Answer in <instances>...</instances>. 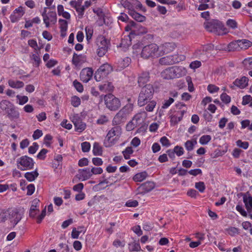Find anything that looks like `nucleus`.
Returning a JSON list of instances; mask_svg holds the SVG:
<instances>
[{"instance_id": "obj_1", "label": "nucleus", "mask_w": 252, "mask_h": 252, "mask_svg": "<svg viewBox=\"0 0 252 252\" xmlns=\"http://www.w3.org/2000/svg\"><path fill=\"white\" fill-rule=\"evenodd\" d=\"M187 73L186 69L181 66H174L168 67L161 72V76L164 79H173L185 76Z\"/></svg>"}, {"instance_id": "obj_2", "label": "nucleus", "mask_w": 252, "mask_h": 252, "mask_svg": "<svg viewBox=\"0 0 252 252\" xmlns=\"http://www.w3.org/2000/svg\"><path fill=\"white\" fill-rule=\"evenodd\" d=\"M122 134V128L120 126L112 127L107 132L104 140V145L105 147H110L113 146L118 141Z\"/></svg>"}, {"instance_id": "obj_3", "label": "nucleus", "mask_w": 252, "mask_h": 252, "mask_svg": "<svg viewBox=\"0 0 252 252\" xmlns=\"http://www.w3.org/2000/svg\"><path fill=\"white\" fill-rule=\"evenodd\" d=\"M140 56L143 59L156 58L162 56V51L157 44L151 43L143 47Z\"/></svg>"}, {"instance_id": "obj_4", "label": "nucleus", "mask_w": 252, "mask_h": 252, "mask_svg": "<svg viewBox=\"0 0 252 252\" xmlns=\"http://www.w3.org/2000/svg\"><path fill=\"white\" fill-rule=\"evenodd\" d=\"M154 89L152 85L149 84L145 85L141 89L139 94L138 104L140 106H143L147 104L152 97Z\"/></svg>"}, {"instance_id": "obj_5", "label": "nucleus", "mask_w": 252, "mask_h": 252, "mask_svg": "<svg viewBox=\"0 0 252 252\" xmlns=\"http://www.w3.org/2000/svg\"><path fill=\"white\" fill-rule=\"evenodd\" d=\"M34 163L33 159L27 156H22L16 160L17 167L21 171L32 169Z\"/></svg>"}, {"instance_id": "obj_6", "label": "nucleus", "mask_w": 252, "mask_h": 252, "mask_svg": "<svg viewBox=\"0 0 252 252\" xmlns=\"http://www.w3.org/2000/svg\"><path fill=\"white\" fill-rule=\"evenodd\" d=\"M104 100L106 108L110 111H116L121 107L120 99L111 94L105 95Z\"/></svg>"}, {"instance_id": "obj_7", "label": "nucleus", "mask_w": 252, "mask_h": 252, "mask_svg": "<svg viewBox=\"0 0 252 252\" xmlns=\"http://www.w3.org/2000/svg\"><path fill=\"white\" fill-rule=\"evenodd\" d=\"M133 109V105L128 103L114 117L113 123L116 125L120 124L130 114Z\"/></svg>"}, {"instance_id": "obj_8", "label": "nucleus", "mask_w": 252, "mask_h": 252, "mask_svg": "<svg viewBox=\"0 0 252 252\" xmlns=\"http://www.w3.org/2000/svg\"><path fill=\"white\" fill-rule=\"evenodd\" d=\"M48 7H44L42 11L41 15L43 17L44 23L46 27L48 28L50 25H54L57 21V14L55 10H50L47 12Z\"/></svg>"}, {"instance_id": "obj_9", "label": "nucleus", "mask_w": 252, "mask_h": 252, "mask_svg": "<svg viewBox=\"0 0 252 252\" xmlns=\"http://www.w3.org/2000/svg\"><path fill=\"white\" fill-rule=\"evenodd\" d=\"M185 59L183 55H169L160 58L159 63L162 65L172 64L183 61Z\"/></svg>"}, {"instance_id": "obj_10", "label": "nucleus", "mask_w": 252, "mask_h": 252, "mask_svg": "<svg viewBox=\"0 0 252 252\" xmlns=\"http://www.w3.org/2000/svg\"><path fill=\"white\" fill-rule=\"evenodd\" d=\"M112 70V66L108 63H104L101 65L95 72L94 78L97 82L101 81Z\"/></svg>"}, {"instance_id": "obj_11", "label": "nucleus", "mask_w": 252, "mask_h": 252, "mask_svg": "<svg viewBox=\"0 0 252 252\" xmlns=\"http://www.w3.org/2000/svg\"><path fill=\"white\" fill-rule=\"evenodd\" d=\"M9 220L14 225H16L21 220L23 212L18 210L17 209H13L8 211Z\"/></svg>"}, {"instance_id": "obj_12", "label": "nucleus", "mask_w": 252, "mask_h": 252, "mask_svg": "<svg viewBox=\"0 0 252 252\" xmlns=\"http://www.w3.org/2000/svg\"><path fill=\"white\" fill-rule=\"evenodd\" d=\"M94 71L91 68L86 67L83 68L80 74V78L84 83L88 82L93 77Z\"/></svg>"}, {"instance_id": "obj_13", "label": "nucleus", "mask_w": 252, "mask_h": 252, "mask_svg": "<svg viewBox=\"0 0 252 252\" xmlns=\"http://www.w3.org/2000/svg\"><path fill=\"white\" fill-rule=\"evenodd\" d=\"M82 2L83 0H72L70 2V6L76 10L79 18H82L84 14V7L82 5Z\"/></svg>"}, {"instance_id": "obj_14", "label": "nucleus", "mask_w": 252, "mask_h": 252, "mask_svg": "<svg viewBox=\"0 0 252 252\" xmlns=\"http://www.w3.org/2000/svg\"><path fill=\"white\" fill-rule=\"evenodd\" d=\"M24 8L21 6L16 8L11 14L10 19L12 23L18 21L24 14Z\"/></svg>"}, {"instance_id": "obj_15", "label": "nucleus", "mask_w": 252, "mask_h": 252, "mask_svg": "<svg viewBox=\"0 0 252 252\" xmlns=\"http://www.w3.org/2000/svg\"><path fill=\"white\" fill-rule=\"evenodd\" d=\"M219 50H223L228 51H232L234 50H239V44L238 40L230 42L227 45L225 44L221 45L220 47H217Z\"/></svg>"}, {"instance_id": "obj_16", "label": "nucleus", "mask_w": 252, "mask_h": 252, "mask_svg": "<svg viewBox=\"0 0 252 252\" xmlns=\"http://www.w3.org/2000/svg\"><path fill=\"white\" fill-rule=\"evenodd\" d=\"M92 177L91 170L88 168L80 169L77 174L78 178L81 181H86Z\"/></svg>"}, {"instance_id": "obj_17", "label": "nucleus", "mask_w": 252, "mask_h": 252, "mask_svg": "<svg viewBox=\"0 0 252 252\" xmlns=\"http://www.w3.org/2000/svg\"><path fill=\"white\" fill-rule=\"evenodd\" d=\"M131 62V59L129 57H126L124 59L119 60L116 63L115 67L118 71H121L127 67Z\"/></svg>"}, {"instance_id": "obj_18", "label": "nucleus", "mask_w": 252, "mask_h": 252, "mask_svg": "<svg viewBox=\"0 0 252 252\" xmlns=\"http://www.w3.org/2000/svg\"><path fill=\"white\" fill-rule=\"evenodd\" d=\"M243 201L250 218L252 219V197L248 193L245 194L243 196Z\"/></svg>"}, {"instance_id": "obj_19", "label": "nucleus", "mask_w": 252, "mask_h": 252, "mask_svg": "<svg viewBox=\"0 0 252 252\" xmlns=\"http://www.w3.org/2000/svg\"><path fill=\"white\" fill-rule=\"evenodd\" d=\"M200 4L197 9L198 10H204L208 8H213L215 6L213 0H200Z\"/></svg>"}, {"instance_id": "obj_20", "label": "nucleus", "mask_w": 252, "mask_h": 252, "mask_svg": "<svg viewBox=\"0 0 252 252\" xmlns=\"http://www.w3.org/2000/svg\"><path fill=\"white\" fill-rule=\"evenodd\" d=\"M248 82L249 79L245 76H243L240 78L236 79L233 84L235 86L241 89H244L248 86Z\"/></svg>"}, {"instance_id": "obj_21", "label": "nucleus", "mask_w": 252, "mask_h": 252, "mask_svg": "<svg viewBox=\"0 0 252 252\" xmlns=\"http://www.w3.org/2000/svg\"><path fill=\"white\" fill-rule=\"evenodd\" d=\"M228 32V30L225 27L224 25L220 22L217 23V27L215 30L214 33L218 35H223Z\"/></svg>"}, {"instance_id": "obj_22", "label": "nucleus", "mask_w": 252, "mask_h": 252, "mask_svg": "<svg viewBox=\"0 0 252 252\" xmlns=\"http://www.w3.org/2000/svg\"><path fill=\"white\" fill-rule=\"evenodd\" d=\"M59 23L60 25L61 36L62 37H64L66 35V31L68 28V23L65 20L59 19Z\"/></svg>"}, {"instance_id": "obj_23", "label": "nucleus", "mask_w": 252, "mask_h": 252, "mask_svg": "<svg viewBox=\"0 0 252 252\" xmlns=\"http://www.w3.org/2000/svg\"><path fill=\"white\" fill-rule=\"evenodd\" d=\"M96 45L97 47L108 48L110 42L104 36L99 35L96 39Z\"/></svg>"}, {"instance_id": "obj_24", "label": "nucleus", "mask_w": 252, "mask_h": 252, "mask_svg": "<svg viewBox=\"0 0 252 252\" xmlns=\"http://www.w3.org/2000/svg\"><path fill=\"white\" fill-rule=\"evenodd\" d=\"M158 47L162 51V55L164 53L172 51L175 49V45L171 43H165Z\"/></svg>"}, {"instance_id": "obj_25", "label": "nucleus", "mask_w": 252, "mask_h": 252, "mask_svg": "<svg viewBox=\"0 0 252 252\" xmlns=\"http://www.w3.org/2000/svg\"><path fill=\"white\" fill-rule=\"evenodd\" d=\"M147 117V114L145 111L137 113L133 118L132 120L137 124L143 122Z\"/></svg>"}, {"instance_id": "obj_26", "label": "nucleus", "mask_w": 252, "mask_h": 252, "mask_svg": "<svg viewBox=\"0 0 252 252\" xmlns=\"http://www.w3.org/2000/svg\"><path fill=\"white\" fill-rule=\"evenodd\" d=\"M131 44L130 37L129 35L125 36L122 38L119 47L124 51L126 50Z\"/></svg>"}, {"instance_id": "obj_27", "label": "nucleus", "mask_w": 252, "mask_h": 252, "mask_svg": "<svg viewBox=\"0 0 252 252\" xmlns=\"http://www.w3.org/2000/svg\"><path fill=\"white\" fill-rule=\"evenodd\" d=\"M9 119L11 120H16L19 117V113L18 111L12 106V107L6 112Z\"/></svg>"}, {"instance_id": "obj_28", "label": "nucleus", "mask_w": 252, "mask_h": 252, "mask_svg": "<svg viewBox=\"0 0 252 252\" xmlns=\"http://www.w3.org/2000/svg\"><path fill=\"white\" fill-rule=\"evenodd\" d=\"M149 81V74L148 72L142 73L138 77V83L139 86H145Z\"/></svg>"}, {"instance_id": "obj_29", "label": "nucleus", "mask_w": 252, "mask_h": 252, "mask_svg": "<svg viewBox=\"0 0 252 252\" xmlns=\"http://www.w3.org/2000/svg\"><path fill=\"white\" fill-rule=\"evenodd\" d=\"M58 14L60 16H62L66 20L70 19V14L69 12L64 10V7L62 5H58L57 6Z\"/></svg>"}, {"instance_id": "obj_30", "label": "nucleus", "mask_w": 252, "mask_h": 252, "mask_svg": "<svg viewBox=\"0 0 252 252\" xmlns=\"http://www.w3.org/2000/svg\"><path fill=\"white\" fill-rule=\"evenodd\" d=\"M148 177V173L146 171L137 173L133 177V180L135 182H141L145 180Z\"/></svg>"}, {"instance_id": "obj_31", "label": "nucleus", "mask_w": 252, "mask_h": 252, "mask_svg": "<svg viewBox=\"0 0 252 252\" xmlns=\"http://www.w3.org/2000/svg\"><path fill=\"white\" fill-rule=\"evenodd\" d=\"M8 84L10 87L14 89H20L24 86V83L22 81L14 79L9 80Z\"/></svg>"}, {"instance_id": "obj_32", "label": "nucleus", "mask_w": 252, "mask_h": 252, "mask_svg": "<svg viewBox=\"0 0 252 252\" xmlns=\"http://www.w3.org/2000/svg\"><path fill=\"white\" fill-rule=\"evenodd\" d=\"M129 14L136 21L139 22H142L145 20L146 18L142 15L136 12L134 10H130Z\"/></svg>"}, {"instance_id": "obj_33", "label": "nucleus", "mask_w": 252, "mask_h": 252, "mask_svg": "<svg viewBox=\"0 0 252 252\" xmlns=\"http://www.w3.org/2000/svg\"><path fill=\"white\" fill-rule=\"evenodd\" d=\"M184 114V112L182 111L181 114L177 113L174 115H172L170 117L171 125L174 126L176 125L178 122H179L182 119L183 115Z\"/></svg>"}, {"instance_id": "obj_34", "label": "nucleus", "mask_w": 252, "mask_h": 252, "mask_svg": "<svg viewBox=\"0 0 252 252\" xmlns=\"http://www.w3.org/2000/svg\"><path fill=\"white\" fill-rule=\"evenodd\" d=\"M99 89L102 92H110L113 91V86L111 83L106 82L103 84L99 85Z\"/></svg>"}, {"instance_id": "obj_35", "label": "nucleus", "mask_w": 252, "mask_h": 252, "mask_svg": "<svg viewBox=\"0 0 252 252\" xmlns=\"http://www.w3.org/2000/svg\"><path fill=\"white\" fill-rule=\"evenodd\" d=\"M239 50H246L252 45V42L249 40L243 39L238 40Z\"/></svg>"}, {"instance_id": "obj_36", "label": "nucleus", "mask_w": 252, "mask_h": 252, "mask_svg": "<svg viewBox=\"0 0 252 252\" xmlns=\"http://www.w3.org/2000/svg\"><path fill=\"white\" fill-rule=\"evenodd\" d=\"M38 175L37 169H35L32 172H26L24 175V177L29 182H32L38 177Z\"/></svg>"}, {"instance_id": "obj_37", "label": "nucleus", "mask_w": 252, "mask_h": 252, "mask_svg": "<svg viewBox=\"0 0 252 252\" xmlns=\"http://www.w3.org/2000/svg\"><path fill=\"white\" fill-rule=\"evenodd\" d=\"M13 105L8 100H2L0 102V108L6 113L12 107Z\"/></svg>"}, {"instance_id": "obj_38", "label": "nucleus", "mask_w": 252, "mask_h": 252, "mask_svg": "<svg viewBox=\"0 0 252 252\" xmlns=\"http://www.w3.org/2000/svg\"><path fill=\"white\" fill-rule=\"evenodd\" d=\"M218 21H213L211 22H206L204 23L205 29L209 32H214L215 30L217 27V23Z\"/></svg>"}, {"instance_id": "obj_39", "label": "nucleus", "mask_w": 252, "mask_h": 252, "mask_svg": "<svg viewBox=\"0 0 252 252\" xmlns=\"http://www.w3.org/2000/svg\"><path fill=\"white\" fill-rule=\"evenodd\" d=\"M83 227H78L77 228H73L71 232V238L72 239H78L80 233L82 232L84 233L86 232V230H83Z\"/></svg>"}, {"instance_id": "obj_40", "label": "nucleus", "mask_w": 252, "mask_h": 252, "mask_svg": "<svg viewBox=\"0 0 252 252\" xmlns=\"http://www.w3.org/2000/svg\"><path fill=\"white\" fill-rule=\"evenodd\" d=\"M197 144L196 140H187L184 144L185 148L188 152L191 151L193 150L194 146Z\"/></svg>"}, {"instance_id": "obj_41", "label": "nucleus", "mask_w": 252, "mask_h": 252, "mask_svg": "<svg viewBox=\"0 0 252 252\" xmlns=\"http://www.w3.org/2000/svg\"><path fill=\"white\" fill-rule=\"evenodd\" d=\"M155 186L154 182L148 181L142 184L140 187L144 190L145 192H149L155 188Z\"/></svg>"}, {"instance_id": "obj_42", "label": "nucleus", "mask_w": 252, "mask_h": 252, "mask_svg": "<svg viewBox=\"0 0 252 252\" xmlns=\"http://www.w3.org/2000/svg\"><path fill=\"white\" fill-rule=\"evenodd\" d=\"M212 137L210 135H203L201 136L199 140V143L202 145H207L211 140Z\"/></svg>"}, {"instance_id": "obj_43", "label": "nucleus", "mask_w": 252, "mask_h": 252, "mask_svg": "<svg viewBox=\"0 0 252 252\" xmlns=\"http://www.w3.org/2000/svg\"><path fill=\"white\" fill-rule=\"evenodd\" d=\"M93 153L95 156H101L102 154V147L97 143H94L93 145Z\"/></svg>"}, {"instance_id": "obj_44", "label": "nucleus", "mask_w": 252, "mask_h": 252, "mask_svg": "<svg viewBox=\"0 0 252 252\" xmlns=\"http://www.w3.org/2000/svg\"><path fill=\"white\" fill-rule=\"evenodd\" d=\"M227 234L231 236H235L239 234V229L235 227H229L225 229Z\"/></svg>"}, {"instance_id": "obj_45", "label": "nucleus", "mask_w": 252, "mask_h": 252, "mask_svg": "<svg viewBox=\"0 0 252 252\" xmlns=\"http://www.w3.org/2000/svg\"><path fill=\"white\" fill-rule=\"evenodd\" d=\"M128 249L131 252H139L141 250V246L138 243L132 242L129 244Z\"/></svg>"}, {"instance_id": "obj_46", "label": "nucleus", "mask_w": 252, "mask_h": 252, "mask_svg": "<svg viewBox=\"0 0 252 252\" xmlns=\"http://www.w3.org/2000/svg\"><path fill=\"white\" fill-rule=\"evenodd\" d=\"M16 98L17 100V103L21 105L26 104L29 100L28 96L25 95H21L19 94L16 95Z\"/></svg>"}, {"instance_id": "obj_47", "label": "nucleus", "mask_w": 252, "mask_h": 252, "mask_svg": "<svg viewBox=\"0 0 252 252\" xmlns=\"http://www.w3.org/2000/svg\"><path fill=\"white\" fill-rule=\"evenodd\" d=\"M133 150L131 147H127L123 151L122 153L125 159L130 158V156L133 154Z\"/></svg>"}, {"instance_id": "obj_48", "label": "nucleus", "mask_w": 252, "mask_h": 252, "mask_svg": "<svg viewBox=\"0 0 252 252\" xmlns=\"http://www.w3.org/2000/svg\"><path fill=\"white\" fill-rule=\"evenodd\" d=\"M74 126L76 131L81 132L85 129L86 125L85 123L83 122L82 121H81L74 125Z\"/></svg>"}, {"instance_id": "obj_49", "label": "nucleus", "mask_w": 252, "mask_h": 252, "mask_svg": "<svg viewBox=\"0 0 252 252\" xmlns=\"http://www.w3.org/2000/svg\"><path fill=\"white\" fill-rule=\"evenodd\" d=\"M173 154H175L178 157L182 156L184 154V150L182 147L177 145L173 149Z\"/></svg>"}, {"instance_id": "obj_50", "label": "nucleus", "mask_w": 252, "mask_h": 252, "mask_svg": "<svg viewBox=\"0 0 252 252\" xmlns=\"http://www.w3.org/2000/svg\"><path fill=\"white\" fill-rule=\"evenodd\" d=\"M207 90L210 94H213L218 93L220 90V88L214 84H209L207 86Z\"/></svg>"}, {"instance_id": "obj_51", "label": "nucleus", "mask_w": 252, "mask_h": 252, "mask_svg": "<svg viewBox=\"0 0 252 252\" xmlns=\"http://www.w3.org/2000/svg\"><path fill=\"white\" fill-rule=\"evenodd\" d=\"M243 64L247 69H252V57L244 59L243 61Z\"/></svg>"}, {"instance_id": "obj_52", "label": "nucleus", "mask_w": 252, "mask_h": 252, "mask_svg": "<svg viewBox=\"0 0 252 252\" xmlns=\"http://www.w3.org/2000/svg\"><path fill=\"white\" fill-rule=\"evenodd\" d=\"M71 103L75 107H78L81 104L80 98L76 96H73L71 99Z\"/></svg>"}, {"instance_id": "obj_53", "label": "nucleus", "mask_w": 252, "mask_h": 252, "mask_svg": "<svg viewBox=\"0 0 252 252\" xmlns=\"http://www.w3.org/2000/svg\"><path fill=\"white\" fill-rule=\"evenodd\" d=\"M236 145L243 149L246 150L248 148L249 146V144L248 142L246 141H242L241 140H238L236 142Z\"/></svg>"}, {"instance_id": "obj_54", "label": "nucleus", "mask_w": 252, "mask_h": 252, "mask_svg": "<svg viewBox=\"0 0 252 252\" xmlns=\"http://www.w3.org/2000/svg\"><path fill=\"white\" fill-rule=\"evenodd\" d=\"M48 151L45 149H41L37 155V158L40 160H44L46 157V154Z\"/></svg>"}, {"instance_id": "obj_55", "label": "nucleus", "mask_w": 252, "mask_h": 252, "mask_svg": "<svg viewBox=\"0 0 252 252\" xmlns=\"http://www.w3.org/2000/svg\"><path fill=\"white\" fill-rule=\"evenodd\" d=\"M226 24L228 27L232 29H235L237 28V23L234 19H229L227 20L226 22Z\"/></svg>"}, {"instance_id": "obj_56", "label": "nucleus", "mask_w": 252, "mask_h": 252, "mask_svg": "<svg viewBox=\"0 0 252 252\" xmlns=\"http://www.w3.org/2000/svg\"><path fill=\"white\" fill-rule=\"evenodd\" d=\"M69 118L74 125L82 121L80 116L78 114H73Z\"/></svg>"}, {"instance_id": "obj_57", "label": "nucleus", "mask_w": 252, "mask_h": 252, "mask_svg": "<svg viewBox=\"0 0 252 252\" xmlns=\"http://www.w3.org/2000/svg\"><path fill=\"white\" fill-rule=\"evenodd\" d=\"M195 188L197 189H198L200 192H203L206 189L205 184L203 182H199L195 183Z\"/></svg>"}, {"instance_id": "obj_58", "label": "nucleus", "mask_w": 252, "mask_h": 252, "mask_svg": "<svg viewBox=\"0 0 252 252\" xmlns=\"http://www.w3.org/2000/svg\"><path fill=\"white\" fill-rule=\"evenodd\" d=\"M157 103L155 101L152 100L149 102L145 107V109L148 112H152L156 106Z\"/></svg>"}, {"instance_id": "obj_59", "label": "nucleus", "mask_w": 252, "mask_h": 252, "mask_svg": "<svg viewBox=\"0 0 252 252\" xmlns=\"http://www.w3.org/2000/svg\"><path fill=\"white\" fill-rule=\"evenodd\" d=\"M73 86L76 89V90L79 93L83 92L84 90V88L82 84L78 82L77 80H75L73 81Z\"/></svg>"}, {"instance_id": "obj_60", "label": "nucleus", "mask_w": 252, "mask_h": 252, "mask_svg": "<svg viewBox=\"0 0 252 252\" xmlns=\"http://www.w3.org/2000/svg\"><path fill=\"white\" fill-rule=\"evenodd\" d=\"M108 121V117L105 115H101L96 121V124L98 125H103Z\"/></svg>"}, {"instance_id": "obj_61", "label": "nucleus", "mask_w": 252, "mask_h": 252, "mask_svg": "<svg viewBox=\"0 0 252 252\" xmlns=\"http://www.w3.org/2000/svg\"><path fill=\"white\" fill-rule=\"evenodd\" d=\"M220 98L221 100L226 104L229 103L231 101V97L226 93H222L220 95Z\"/></svg>"}, {"instance_id": "obj_62", "label": "nucleus", "mask_w": 252, "mask_h": 252, "mask_svg": "<svg viewBox=\"0 0 252 252\" xmlns=\"http://www.w3.org/2000/svg\"><path fill=\"white\" fill-rule=\"evenodd\" d=\"M138 125L133 120L129 122L126 126V129L128 131H130L134 129Z\"/></svg>"}, {"instance_id": "obj_63", "label": "nucleus", "mask_w": 252, "mask_h": 252, "mask_svg": "<svg viewBox=\"0 0 252 252\" xmlns=\"http://www.w3.org/2000/svg\"><path fill=\"white\" fill-rule=\"evenodd\" d=\"M108 48L97 47V54L99 57H103L107 52Z\"/></svg>"}, {"instance_id": "obj_64", "label": "nucleus", "mask_w": 252, "mask_h": 252, "mask_svg": "<svg viewBox=\"0 0 252 252\" xmlns=\"http://www.w3.org/2000/svg\"><path fill=\"white\" fill-rule=\"evenodd\" d=\"M159 142L163 146L168 147L170 146V141L166 136L161 137L159 140Z\"/></svg>"}]
</instances>
